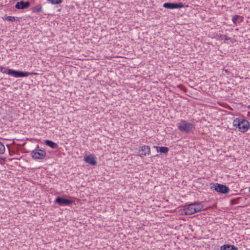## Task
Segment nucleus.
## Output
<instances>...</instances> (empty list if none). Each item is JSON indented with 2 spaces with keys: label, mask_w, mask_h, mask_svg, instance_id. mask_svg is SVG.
Masks as SVG:
<instances>
[{
  "label": "nucleus",
  "mask_w": 250,
  "mask_h": 250,
  "mask_svg": "<svg viewBox=\"0 0 250 250\" xmlns=\"http://www.w3.org/2000/svg\"><path fill=\"white\" fill-rule=\"evenodd\" d=\"M221 250H238L234 245H224L221 247Z\"/></svg>",
  "instance_id": "obj_13"
},
{
  "label": "nucleus",
  "mask_w": 250,
  "mask_h": 250,
  "mask_svg": "<svg viewBox=\"0 0 250 250\" xmlns=\"http://www.w3.org/2000/svg\"><path fill=\"white\" fill-rule=\"evenodd\" d=\"M248 108L249 109H250V104L249 105H248Z\"/></svg>",
  "instance_id": "obj_21"
},
{
  "label": "nucleus",
  "mask_w": 250,
  "mask_h": 250,
  "mask_svg": "<svg viewBox=\"0 0 250 250\" xmlns=\"http://www.w3.org/2000/svg\"><path fill=\"white\" fill-rule=\"evenodd\" d=\"M31 155L34 159L42 160L46 157V152L44 150L37 148L31 151Z\"/></svg>",
  "instance_id": "obj_5"
},
{
  "label": "nucleus",
  "mask_w": 250,
  "mask_h": 250,
  "mask_svg": "<svg viewBox=\"0 0 250 250\" xmlns=\"http://www.w3.org/2000/svg\"><path fill=\"white\" fill-rule=\"evenodd\" d=\"M150 154V148L149 146L144 145L141 147L138 150V155L140 157L143 158L146 155Z\"/></svg>",
  "instance_id": "obj_6"
},
{
  "label": "nucleus",
  "mask_w": 250,
  "mask_h": 250,
  "mask_svg": "<svg viewBox=\"0 0 250 250\" xmlns=\"http://www.w3.org/2000/svg\"><path fill=\"white\" fill-rule=\"evenodd\" d=\"M5 20L8 21H15V18L14 16H7L5 17Z\"/></svg>",
  "instance_id": "obj_19"
},
{
  "label": "nucleus",
  "mask_w": 250,
  "mask_h": 250,
  "mask_svg": "<svg viewBox=\"0 0 250 250\" xmlns=\"http://www.w3.org/2000/svg\"><path fill=\"white\" fill-rule=\"evenodd\" d=\"M203 208V205L200 202H195L184 207L183 210L186 215H191L196 212L200 211Z\"/></svg>",
  "instance_id": "obj_2"
},
{
  "label": "nucleus",
  "mask_w": 250,
  "mask_h": 250,
  "mask_svg": "<svg viewBox=\"0 0 250 250\" xmlns=\"http://www.w3.org/2000/svg\"><path fill=\"white\" fill-rule=\"evenodd\" d=\"M33 12L36 13L42 12V6L41 5H37L33 8Z\"/></svg>",
  "instance_id": "obj_16"
},
{
  "label": "nucleus",
  "mask_w": 250,
  "mask_h": 250,
  "mask_svg": "<svg viewBox=\"0 0 250 250\" xmlns=\"http://www.w3.org/2000/svg\"><path fill=\"white\" fill-rule=\"evenodd\" d=\"M0 71L2 73L7 74L15 78L26 77L32 74L30 72L17 71L2 66H0Z\"/></svg>",
  "instance_id": "obj_1"
},
{
  "label": "nucleus",
  "mask_w": 250,
  "mask_h": 250,
  "mask_svg": "<svg viewBox=\"0 0 250 250\" xmlns=\"http://www.w3.org/2000/svg\"><path fill=\"white\" fill-rule=\"evenodd\" d=\"M223 37L226 40H228L229 39V38H228L226 35H224Z\"/></svg>",
  "instance_id": "obj_20"
},
{
  "label": "nucleus",
  "mask_w": 250,
  "mask_h": 250,
  "mask_svg": "<svg viewBox=\"0 0 250 250\" xmlns=\"http://www.w3.org/2000/svg\"><path fill=\"white\" fill-rule=\"evenodd\" d=\"M30 5L29 1L21 0L18 2L15 5V8L18 9H24L28 8Z\"/></svg>",
  "instance_id": "obj_10"
},
{
  "label": "nucleus",
  "mask_w": 250,
  "mask_h": 250,
  "mask_svg": "<svg viewBox=\"0 0 250 250\" xmlns=\"http://www.w3.org/2000/svg\"><path fill=\"white\" fill-rule=\"evenodd\" d=\"M84 161L91 166H96L97 165V161L94 155H90L86 156L84 158Z\"/></svg>",
  "instance_id": "obj_11"
},
{
  "label": "nucleus",
  "mask_w": 250,
  "mask_h": 250,
  "mask_svg": "<svg viewBox=\"0 0 250 250\" xmlns=\"http://www.w3.org/2000/svg\"><path fill=\"white\" fill-rule=\"evenodd\" d=\"M214 190L217 192L225 194L229 191V189L226 186L217 183L215 187Z\"/></svg>",
  "instance_id": "obj_9"
},
{
  "label": "nucleus",
  "mask_w": 250,
  "mask_h": 250,
  "mask_svg": "<svg viewBox=\"0 0 250 250\" xmlns=\"http://www.w3.org/2000/svg\"><path fill=\"white\" fill-rule=\"evenodd\" d=\"M73 201L58 196L55 199V202L60 206H69L73 203Z\"/></svg>",
  "instance_id": "obj_7"
},
{
  "label": "nucleus",
  "mask_w": 250,
  "mask_h": 250,
  "mask_svg": "<svg viewBox=\"0 0 250 250\" xmlns=\"http://www.w3.org/2000/svg\"><path fill=\"white\" fill-rule=\"evenodd\" d=\"M234 125L237 126L242 132H246L250 127L249 122L245 119H236L233 122Z\"/></svg>",
  "instance_id": "obj_4"
},
{
  "label": "nucleus",
  "mask_w": 250,
  "mask_h": 250,
  "mask_svg": "<svg viewBox=\"0 0 250 250\" xmlns=\"http://www.w3.org/2000/svg\"><path fill=\"white\" fill-rule=\"evenodd\" d=\"M233 22L236 24L237 22L240 23L242 22L243 20V18L242 16H240L239 15H235L233 17L232 19Z\"/></svg>",
  "instance_id": "obj_14"
},
{
  "label": "nucleus",
  "mask_w": 250,
  "mask_h": 250,
  "mask_svg": "<svg viewBox=\"0 0 250 250\" xmlns=\"http://www.w3.org/2000/svg\"><path fill=\"white\" fill-rule=\"evenodd\" d=\"M163 7L167 9H177L184 7L182 3L166 2L164 3Z\"/></svg>",
  "instance_id": "obj_8"
},
{
  "label": "nucleus",
  "mask_w": 250,
  "mask_h": 250,
  "mask_svg": "<svg viewBox=\"0 0 250 250\" xmlns=\"http://www.w3.org/2000/svg\"><path fill=\"white\" fill-rule=\"evenodd\" d=\"M47 1L52 4L56 5L61 3L62 2V0H47Z\"/></svg>",
  "instance_id": "obj_17"
},
{
  "label": "nucleus",
  "mask_w": 250,
  "mask_h": 250,
  "mask_svg": "<svg viewBox=\"0 0 250 250\" xmlns=\"http://www.w3.org/2000/svg\"><path fill=\"white\" fill-rule=\"evenodd\" d=\"M154 147L157 148V151H159L161 153H164L166 154L168 151V148L167 147L165 146H161V147H158V146H154Z\"/></svg>",
  "instance_id": "obj_15"
},
{
  "label": "nucleus",
  "mask_w": 250,
  "mask_h": 250,
  "mask_svg": "<svg viewBox=\"0 0 250 250\" xmlns=\"http://www.w3.org/2000/svg\"><path fill=\"white\" fill-rule=\"evenodd\" d=\"M249 191L250 192V188H249Z\"/></svg>",
  "instance_id": "obj_22"
},
{
  "label": "nucleus",
  "mask_w": 250,
  "mask_h": 250,
  "mask_svg": "<svg viewBox=\"0 0 250 250\" xmlns=\"http://www.w3.org/2000/svg\"><path fill=\"white\" fill-rule=\"evenodd\" d=\"M5 152V147L2 143L0 142V154H3Z\"/></svg>",
  "instance_id": "obj_18"
},
{
  "label": "nucleus",
  "mask_w": 250,
  "mask_h": 250,
  "mask_svg": "<svg viewBox=\"0 0 250 250\" xmlns=\"http://www.w3.org/2000/svg\"><path fill=\"white\" fill-rule=\"evenodd\" d=\"M46 145L50 146L51 148L53 149H57L58 148V145L57 144L53 142V141L49 140H46L44 142Z\"/></svg>",
  "instance_id": "obj_12"
},
{
  "label": "nucleus",
  "mask_w": 250,
  "mask_h": 250,
  "mask_svg": "<svg viewBox=\"0 0 250 250\" xmlns=\"http://www.w3.org/2000/svg\"><path fill=\"white\" fill-rule=\"evenodd\" d=\"M178 129L181 132L188 133L191 132L194 128V125L186 121L182 120L181 122L177 124Z\"/></svg>",
  "instance_id": "obj_3"
}]
</instances>
